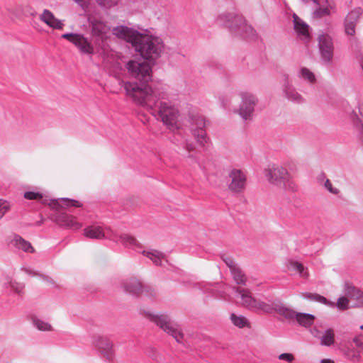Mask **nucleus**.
Wrapping results in <instances>:
<instances>
[{
    "label": "nucleus",
    "mask_w": 363,
    "mask_h": 363,
    "mask_svg": "<svg viewBox=\"0 0 363 363\" xmlns=\"http://www.w3.org/2000/svg\"><path fill=\"white\" fill-rule=\"evenodd\" d=\"M233 290L235 294L240 296L242 305L248 309L260 314L272 312V306L269 303L252 297L249 289L234 286ZM268 301L270 302L269 300Z\"/></svg>",
    "instance_id": "5"
},
{
    "label": "nucleus",
    "mask_w": 363,
    "mask_h": 363,
    "mask_svg": "<svg viewBox=\"0 0 363 363\" xmlns=\"http://www.w3.org/2000/svg\"><path fill=\"white\" fill-rule=\"evenodd\" d=\"M279 359L285 360L288 362H291L294 359V357L292 354L290 353H283L279 356Z\"/></svg>",
    "instance_id": "45"
},
{
    "label": "nucleus",
    "mask_w": 363,
    "mask_h": 363,
    "mask_svg": "<svg viewBox=\"0 0 363 363\" xmlns=\"http://www.w3.org/2000/svg\"><path fill=\"white\" fill-rule=\"evenodd\" d=\"M299 77L311 84H315L317 81L315 74L311 69L305 67L300 69Z\"/></svg>",
    "instance_id": "29"
},
{
    "label": "nucleus",
    "mask_w": 363,
    "mask_h": 363,
    "mask_svg": "<svg viewBox=\"0 0 363 363\" xmlns=\"http://www.w3.org/2000/svg\"><path fill=\"white\" fill-rule=\"evenodd\" d=\"M143 254L150 258L155 264L162 265L164 255L157 250L146 252L143 251Z\"/></svg>",
    "instance_id": "33"
},
{
    "label": "nucleus",
    "mask_w": 363,
    "mask_h": 363,
    "mask_svg": "<svg viewBox=\"0 0 363 363\" xmlns=\"http://www.w3.org/2000/svg\"><path fill=\"white\" fill-rule=\"evenodd\" d=\"M150 8L155 11V6H154V2L152 0H148L147 2H144L143 6L140 7V9H147Z\"/></svg>",
    "instance_id": "47"
},
{
    "label": "nucleus",
    "mask_w": 363,
    "mask_h": 363,
    "mask_svg": "<svg viewBox=\"0 0 363 363\" xmlns=\"http://www.w3.org/2000/svg\"><path fill=\"white\" fill-rule=\"evenodd\" d=\"M223 261L225 262L226 265L229 267L230 272L238 267L236 264V263L233 261V259L229 257H226L223 258Z\"/></svg>",
    "instance_id": "44"
},
{
    "label": "nucleus",
    "mask_w": 363,
    "mask_h": 363,
    "mask_svg": "<svg viewBox=\"0 0 363 363\" xmlns=\"http://www.w3.org/2000/svg\"><path fill=\"white\" fill-rule=\"evenodd\" d=\"M228 176L230 182L228 184L229 189L235 193L243 191L246 186V175L244 172L238 169H233L229 172Z\"/></svg>",
    "instance_id": "15"
},
{
    "label": "nucleus",
    "mask_w": 363,
    "mask_h": 363,
    "mask_svg": "<svg viewBox=\"0 0 363 363\" xmlns=\"http://www.w3.org/2000/svg\"><path fill=\"white\" fill-rule=\"evenodd\" d=\"M92 345L101 352L102 357L108 361H112L115 356L113 342L105 336H94Z\"/></svg>",
    "instance_id": "13"
},
{
    "label": "nucleus",
    "mask_w": 363,
    "mask_h": 363,
    "mask_svg": "<svg viewBox=\"0 0 363 363\" xmlns=\"http://www.w3.org/2000/svg\"><path fill=\"white\" fill-rule=\"evenodd\" d=\"M318 42L322 60L327 63L331 62L334 52L333 38L328 33H321L318 35Z\"/></svg>",
    "instance_id": "11"
},
{
    "label": "nucleus",
    "mask_w": 363,
    "mask_h": 363,
    "mask_svg": "<svg viewBox=\"0 0 363 363\" xmlns=\"http://www.w3.org/2000/svg\"><path fill=\"white\" fill-rule=\"evenodd\" d=\"M6 287H10L16 294H21L23 291L24 285L12 280L10 277H6L4 282Z\"/></svg>",
    "instance_id": "35"
},
{
    "label": "nucleus",
    "mask_w": 363,
    "mask_h": 363,
    "mask_svg": "<svg viewBox=\"0 0 363 363\" xmlns=\"http://www.w3.org/2000/svg\"><path fill=\"white\" fill-rule=\"evenodd\" d=\"M125 292L133 296H138L143 291L142 283L136 278L132 277L127 279L123 284Z\"/></svg>",
    "instance_id": "23"
},
{
    "label": "nucleus",
    "mask_w": 363,
    "mask_h": 363,
    "mask_svg": "<svg viewBox=\"0 0 363 363\" xmlns=\"http://www.w3.org/2000/svg\"><path fill=\"white\" fill-rule=\"evenodd\" d=\"M113 34L130 43L135 52L148 61L158 59L164 49L162 40L152 35H148L125 26L113 28Z\"/></svg>",
    "instance_id": "2"
},
{
    "label": "nucleus",
    "mask_w": 363,
    "mask_h": 363,
    "mask_svg": "<svg viewBox=\"0 0 363 363\" xmlns=\"http://www.w3.org/2000/svg\"><path fill=\"white\" fill-rule=\"evenodd\" d=\"M349 299L345 296H342L337 299L336 303H334V306H337L340 310L345 311L349 308Z\"/></svg>",
    "instance_id": "39"
},
{
    "label": "nucleus",
    "mask_w": 363,
    "mask_h": 363,
    "mask_svg": "<svg viewBox=\"0 0 363 363\" xmlns=\"http://www.w3.org/2000/svg\"><path fill=\"white\" fill-rule=\"evenodd\" d=\"M320 363H335V362L330 359H323Z\"/></svg>",
    "instance_id": "49"
},
{
    "label": "nucleus",
    "mask_w": 363,
    "mask_h": 363,
    "mask_svg": "<svg viewBox=\"0 0 363 363\" xmlns=\"http://www.w3.org/2000/svg\"><path fill=\"white\" fill-rule=\"evenodd\" d=\"M242 99L239 114L245 120L250 119L255 111V106L257 103V98L249 92H241L240 94Z\"/></svg>",
    "instance_id": "12"
},
{
    "label": "nucleus",
    "mask_w": 363,
    "mask_h": 363,
    "mask_svg": "<svg viewBox=\"0 0 363 363\" xmlns=\"http://www.w3.org/2000/svg\"><path fill=\"white\" fill-rule=\"evenodd\" d=\"M230 273L233 280L237 284L247 286L246 276L239 267L234 269Z\"/></svg>",
    "instance_id": "31"
},
{
    "label": "nucleus",
    "mask_w": 363,
    "mask_h": 363,
    "mask_svg": "<svg viewBox=\"0 0 363 363\" xmlns=\"http://www.w3.org/2000/svg\"><path fill=\"white\" fill-rule=\"evenodd\" d=\"M286 267L289 271L298 274L302 278H307L308 277L307 269L302 263L296 260H289L286 262Z\"/></svg>",
    "instance_id": "25"
},
{
    "label": "nucleus",
    "mask_w": 363,
    "mask_h": 363,
    "mask_svg": "<svg viewBox=\"0 0 363 363\" xmlns=\"http://www.w3.org/2000/svg\"><path fill=\"white\" fill-rule=\"evenodd\" d=\"M189 122L192 134L196 139L197 143L205 147L208 143V138L205 130L206 121L204 117L199 113H191L189 115Z\"/></svg>",
    "instance_id": "9"
},
{
    "label": "nucleus",
    "mask_w": 363,
    "mask_h": 363,
    "mask_svg": "<svg viewBox=\"0 0 363 363\" xmlns=\"http://www.w3.org/2000/svg\"><path fill=\"white\" fill-rule=\"evenodd\" d=\"M146 316L165 333L172 335L177 342H182L184 335L179 326L174 323L167 314H153L150 312Z\"/></svg>",
    "instance_id": "6"
},
{
    "label": "nucleus",
    "mask_w": 363,
    "mask_h": 363,
    "mask_svg": "<svg viewBox=\"0 0 363 363\" xmlns=\"http://www.w3.org/2000/svg\"><path fill=\"white\" fill-rule=\"evenodd\" d=\"M46 201H47V200H46V199L43 200V203H46Z\"/></svg>",
    "instance_id": "52"
},
{
    "label": "nucleus",
    "mask_w": 363,
    "mask_h": 363,
    "mask_svg": "<svg viewBox=\"0 0 363 363\" xmlns=\"http://www.w3.org/2000/svg\"><path fill=\"white\" fill-rule=\"evenodd\" d=\"M355 300L357 301L359 306L363 307V291L360 292Z\"/></svg>",
    "instance_id": "48"
},
{
    "label": "nucleus",
    "mask_w": 363,
    "mask_h": 363,
    "mask_svg": "<svg viewBox=\"0 0 363 363\" xmlns=\"http://www.w3.org/2000/svg\"><path fill=\"white\" fill-rule=\"evenodd\" d=\"M84 235L89 239L101 240L107 238L112 240H118L125 247L134 250L142 249L141 245L134 237L128 234L118 236L109 228H104L102 226L96 225H89L84 229Z\"/></svg>",
    "instance_id": "4"
},
{
    "label": "nucleus",
    "mask_w": 363,
    "mask_h": 363,
    "mask_svg": "<svg viewBox=\"0 0 363 363\" xmlns=\"http://www.w3.org/2000/svg\"><path fill=\"white\" fill-rule=\"evenodd\" d=\"M294 315L298 324L303 327L312 325L315 320V316L308 313H297Z\"/></svg>",
    "instance_id": "27"
},
{
    "label": "nucleus",
    "mask_w": 363,
    "mask_h": 363,
    "mask_svg": "<svg viewBox=\"0 0 363 363\" xmlns=\"http://www.w3.org/2000/svg\"><path fill=\"white\" fill-rule=\"evenodd\" d=\"M360 329L363 330V325L360 326Z\"/></svg>",
    "instance_id": "53"
},
{
    "label": "nucleus",
    "mask_w": 363,
    "mask_h": 363,
    "mask_svg": "<svg viewBox=\"0 0 363 363\" xmlns=\"http://www.w3.org/2000/svg\"><path fill=\"white\" fill-rule=\"evenodd\" d=\"M359 348H363V342L361 336L356 335L352 341L340 343L339 350L348 361L357 363L362 359Z\"/></svg>",
    "instance_id": "7"
},
{
    "label": "nucleus",
    "mask_w": 363,
    "mask_h": 363,
    "mask_svg": "<svg viewBox=\"0 0 363 363\" xmlns=\"http://www.w3.org/2000/svg\"><path fill=\"white\" fill-rule=\"evenodd\" d=\"M293 18L294 28L297 36L303 41H308L311 39L309 26L295 13Z\"/></svg>",
    "instance_id": "16"
},
{
    "label": "nucleus",
    "mask_w": 363,
    "mask_h": 363,
    "mask_svg": "<svg viewBox=\"0 0 363 363\" xmlns=\"http://www.w3.org/2000/svg\"><path fill=\"white\" fill-rule=\"evenodd\" d=\"M286 96L289 101L297 104H303L305 101L303 96L295 89H289L286 92Z\"/></svg>",
    "instance_id": "34"
},
{
    "label": "nucleus",
    "mask_w": 363,
    "mask_h": 363,
    "mask_svg": "<svg viewBox=\"0 0 363 363\" xmlns=\"http://www.w3.org/2000/svg\"><path fill=\"white\" fill-rule=\"evenodd\" d=\"M31 321L35 328H36L38 330L41 331H51L52 330V325L36 316H33L31 318Z\"/></svg>",
    "instance_id": "32"
},
{
    "label": "nucleus",
    "mask_w": 363,
    "mask_h": 363,
    "mask_svg": "<svg viewBox=\"0 0 363 363\" xmlns=\"http://www.w3.org/2000/svg\"><path fill=\"white\" fill-rule=\"evenodd\" d=\"M267 177L269 181H271V179H272V172L270 169L269 170V172L267 173Z\"/></svg>",
    "instance_id": "50"
},
{
    "label": "nucleus",
    "mask_w": 363,
    "mask_h": 363,
    "mask_svg": "<svg viewBox=\"0 0 363 363\" xmlns=\"http://www.w3.org/2000/svg\"><path fill=\"white\" fill-rule=\"evenodd\" d=\"M129 74L137 81L126 82L124 89L128 96L134 102L150 111L174 133L173 142L182 146L189 152L194 150L192 142L189 141L183 135V130L177 127L179 112L167 88L162 84L152 86L148 84L152 77V68L148 63L130 60L126 64Z\"/></svg>",
    "instance_id": "1"
},
{
    "label": "nucleus",
    "mask_w": 363,
    "mask_h": 363,
    "mask_svg": "<svg viewBox=\"0 0 363 363\" xmlns=\"http://www.w3.org/2000/svg\"><path fill=\"white\" fill-rule=\"evenodd\" d=\"M230 320L233 325L235 326L243 328L245 327H249L250 323L248 322V320L243 315H237L234 313L231 314L230 315Z\"/></svg>",
    "instance_id": "37"
},
{
    "label": "nucleus",
    "mask_w": 363,
    "mask_h": 363,
    "mask_svg": "<svg viewBox=\"0 0 363 363\" xmlns=\"http://www.w3.org/2000/svg\"><path fill=\"white\" fill-rule=\"evenodd\" d=\"M314 337H318L320 344L325 347H331L335 342V333L333 328H327L320 335L317 328H313L311 331Z\"/></svg>",
    "instance_id": "18"
},
{
    "label": "nucleus",
    "mask_w": 363,
    "mask_h": 363,
    "mask_svg": "<svg viewBox=\"0 0 363 363\" xmlns=\"http://www.w3.org/2000/svg\"><path fill=\"white\" fill-rule=\"evenodd\" d=\"M55 220L58 225L74 230L82 227V224L76 220L75 217L66 213H58Z\"/></svg>",
    "instance_id": "19"
},
{
    "label": "nucleus",
    "mask_w": 363,
    "mask_h": 363,
    "mask_svg": "<svg viewBox=\"0 0 363 363\" xmlns=\"http://www.w3.org/2000/svg\"><path fill=\"white\" fill-rule=\"evenodd\" d=\"M345 292L351 298L356 299L362 291L355 287L352 283L346 281L344 284Z\"/></svg>",
    "instance_id": "38"
},
{
    "label": "nucleus",
    "mask_w": 363,
    "mask_h": 363,
    "mask_svg": "<svg viewBox=\"0 0 363 363\" xmlns=\"http://www.w3.org/2000/svg\"><path fill=\"white\" fill-rule=\"evenodd\" d=\"M274 185L292 191L296 190L292 177L287 169L281 166H277L274 169Z\"/></svg>",
    "instance_id": "10"
},
{
    "label": "nucleus",
    "mask_w": 363,
    "mask_h": 363,
    "mask_svg": "<svg viewBox=\"0 0 363 363\" xmlns=\"http://www.w3.org/2000/svg\"><path fill=\"white\" fill-rule=\"evenodd\" d=\"M318 7L313 11V17L320 18L326 16H330L335 12V6L331 0H326V5H322L319 1Z\"/></svg>",
    "instance_id": "24"
},
{
    "label": "nucleus",
    "mask_w": 363,
    "mask_h": 363,
    "mask_svg": "<svg viewBox=\"0 0 363 363\" xmlns=\"http://www.w3.org/2000/svg\"><path fill=\"white\" fill-rule=\"evenodd\" d=\"M74 1H76L77 3H82L84 0H74Z\"/></svg>",
    "instance_id": "51"
},
{
    "label": "nucleus",
    "mask_w": 363,
    "mask_h": 363,
    "mask_svg": "<svg viewBox=\"0 0 363 363\" xmlns=\"http://www.w3.org/2000/svg\"><path fill=\"white\" fill-rule=\"evenodd\" d=\"M21 270L26 273L28 276L30 277H40L43 279H45L46 277L44 275H42L39 274L38 272H35L32 267L28 266V265H23L21 268Z\"/></svg>",
    "instance_id": "40"
},
{
    "label": "nucleus",
    "mask_w": 363,
    "mask_h": 363,
    "mask_svg": "<svg viewBox=\"0 0 363 363\" xmlns=\"http://www.w3.org/2000/svg\"><path fill=\"white\" fill-rule=\"evenodd\" d=\"M40 19L53 29L61 30L64 26L62 21L55 18L54 14L48 9L43 11Z\"/></svg>",
    "instance_id": "22"
},
{
    "label": "nucleus",
    "mask_w": 363,
    "mask_h": 363,
    "mask_svg": "<svg viewBox=\"0 0 363 363\" xmlns=\"http://www.w3.org/2000/svg\"><path fill=\"white\" fill-rule=\"evenodd\" d=\"M357 127L359 131V140L363 145V121H359V123L357 124Z\"/></svg>",
    "instance_id": "46"
},
{
    "label": "nucleus",
    "mask_w": 363,
    "mask_h": 363,
    "mask_svg": "<svg viewBox=\"0 0 363 363\" xmlns=\"http://www.w3.org/2000/svg\"><path fill=\"white\" fill-rule=\"evenodd\" d=\"M10 203L3 199H0V219L10 210Z\"/></svg>",
    "instance_id": "41"
},
{
    "label": "nucleus",
    "mask_w": 363,
    "mask_h": 363,
    "mask_svg": "<svg viewBox=\"0 0 363 363\" xmlns=\"http://www.w3.org/2000/svg\"><path fill=\"white\" fill-rule=\"evenodd\" d=\"M97 3L104 8H111L116 5L118 0H96Z\"/></svg>",
    "instance_id": "43"
},
{
    "label": "nucleus",
    "mask_w": 363,
    "mask_h": 363,
    "mask_svg": "<svg viewBox=\"0 0 363 363\" xmlns=\"http://www.w3.org/2000/svg\"><path fill=\"white\" fill-rule=\"evenodd\" d=\"M320 183L321 185L331 194L333 195H338L340 193V190L339 188L335 186L333 182L325 176H322L319 179Z\"/></svg>",
    "instance_id": "28"
},
{
    "label": "nucleus",
    "mask_w": 363,
    "mask_h": 363,
    "mask_svg": "<svg viewBox=\"0 0 363 363\" xmlns=\"http://www.w3.org/2000/svg\"><path fill=\"white\" fill-rule=\"evenodd\" d=\"M24 198L28 200H40L43 196L41 193L34 191H26L24 193Z\"/></svg>",
    "instance_id": "42"
},
{
    "label": "nucleus",
    "mask_w": 363,
    "mask_h": 363,
    "mask_svg": "<svg viewBox=\"0 0 363 363\" xmlns=\"http://www.w3.org/2000/svg\"><path fill=\"white\" fill-rule=\"evenodd\" d=\"M195 287L201 290L204 294L216 298H223L225 297V289H219L217 284H209L205 282H198L195 284Z\"/></svg>",
    "instance_id": "17"
},
{
    "label": "nucleus",
    "mask_w": 363,
    "mask_h": 363,
    "mask_svg": "<svg viewBox=\"0 0 363 363\" xmlns=\"http://www.w3.org/2000/svg\"><path fill=\"white\" fill-rule=\"evenodd\" d=\"M302 297L311 301H317L330 307H334V303L327 300L324 296H320L318 294L313 293H304L302 294Z\"/></svg>",
    "instance_id": "30"
},
{
    "label": "nucleus",
    "mask_w": 363,
    "mask_h": 363,
    "mask_svg": "<svg viewBox=\"0 0 363 363\" xmlns=\"http://www.w3.org/2000/svg\"><path fill=\"white\" fill-rule=\"evenodd\" d=\"M362 15L361 8H355L350 11L345 16L343 23L344 33L350 38L356 35V27Z\"/></svg>",
    "instance_id": "14"
},
{
    "label": "nucleus",
    "mask_w": 363,
    "mask_h": 363,
    "mask_svg": "<svg viewBox=\"0 0 363 363\" xmlns=\"http://www.w3.org/2000/svg\"><path fill=\"white\" fill-rule=\"evenodd\" d=\"M216 23L227 28L235 36L247 40H255L257 38L256 31L246 23L243 16L234 12H225L220 14L216 19Z\"/></svg>",
    "instance_id": "3"
},
{
    "label": "nucleus",
    "mask_w": 363,
    "mask_h": 363,
    "mask_svg": "<svg viewBox=\"0 0 363 363\" xmlns=\"http://www.w3.org/2000/svg\"><path fill=\"white\" fill-rule=\"evenodd\" d=\"M10 244L18 250H22L25 252L33 253L35 252V249L32 246L31 243L21 236L14 234L11 240Z\"/></svg>",
    "instance_id": "21"
},
{
    "label": "nucleus",
    "mask_w": 363,
    "mask_h": 363,
    "mask_svg": "<svg viewBox=\"0 0 363 363\" xmlns=\"http://www.w3.org/2000/svg\"><path fill=\"white\" fill-rule=\"evenodd\" d=\"M49 205L52 208H56L57 206L62 207L63 206H71L74 207L81 206V204L78 201L69 199L68 198H61L59 199L50 200V203H49Z\"/></svg>",
    "instance_id": "26"
},
{
    "label": "nucleus",
    "mask_w": 363,
    "mask_h": 363,
    "mask_svg": "<svg viewBox=\"0 0 363 363\" xmlns=\"http://www.w3.org/2000/svg\"><path fill=\"white\" fill-rule=\"evenodd\" d=\"M108 30V28L103 22L96 21L92 24V34L94 36H96L101 40V43L99 44V47L101 49H105Z\"/></svg>",
    "instance_id": "20"
},
{
    "label": "nucleus",
    "mask_w": 363,
    "mask_h": 363,
    "mask_svg": "<svg viewBox=\"0 0 363 363\" xmlns=\"http://www.w3.org/2000/svg\"><path fill=\"white\" fill-rule=\"evenodd\" d=\"M274 312L284 318H291L294 316V313L281 303H274Z\"/></svg>",
    "instance_id": "36"
},
{
    "label": "nucleus",
    "mask_w": 363,
    "mask_h": 363,
    "mask_svg": "<svg viewBox=\"0 0 363 363\" xmlns=\"http://www.w3.org/2000/svg\"><path fill=\"white\" fill-rule=\"evenodd\" d=\"M61 38L67 40L69 43L73 44L82 54L87 55L91 57L95 52L94 46L91 43V40L82 33H67L62 34Z\"/></svg>",
    "instance_id": "8"
}]
</instances>
